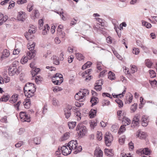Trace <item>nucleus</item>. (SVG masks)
I'll list each match as a JSON object with an SVG mask.
<instances>
[{"label": "nucleus", "mask_w": 157, "mask_h": 157, "mask_svg": "<svg viewBox=\"0 0 157 157\" xmlns=\"http://www.w3.org/2000/svg\"><path fill=\"white\" fill-rule=\"evenodd\" d=\"M35 46V43H33L31 45L28 44L27 45V47L29 50V51L27 52V55L30 58V59L34 58L36 55V51L34 50Z\"/></svg>", "instance_id": "obj_1"}, {"label": "nucleus", "mask_w": 157, "mask_h": 157, "mask_svg": "<svg viewBox=\"0 0 157 157\" xmlns=\"http://www.w3.org/2000/svg\"><path fill=\"white\" fill-rule=\"evenodd\" d=\"M76 130L79 131V132H78V135L81 137L84 136L87 132L86 127L82 123H79L77 125Z\"/></svg>", "instance_id": "obj_2"}, {"label": "nucleus", "mask_w": 157, "mask_h": 157, "mask_svg": "<svg viewBox=\"0 0 157 157\" xmlns=\"http://www.w3.org/2000/svg\"><path fill=\"white\" fill-rule=\"evenodd\" d=\"M36 89L34 84L28 82L24 86V91L29 92H33V93H34L36 91Z\"/></svg>", "instance_id": "obj_3"}, {"label": "nucleus", "mask_w": 157, "mask_h": 157, "mask_svg": "<svg viewBox=\"0 0 157 157\" xmlns=\"http://www.w3.org/2000/svg\"><path fill=\"white\" fill-rule=\"evenodd\" d=\"M113 140V136L112 134L109 132H106L105 137V140L106 146H109Z\"/></svg>", "instance_id": "obj_4"}, {"label": "nucleus", "mask_w": 157, "mask_h": 157, "mask_svg": "<svg viewBox=\"0 0 157 157\" xmlns=\"http://www.w3.org/2000/svg\"><path fill=\"white\" fill-rule=\"evenodd\" d=\"M78 146V143L77 141L72 140L69 142L67 145V147H69L70 149L74 150L76 149Z\"/></svg>", "instance_id": "obj_5"}, {"label": "nucleus", "mask_w": 157, "mask_h": 157, "mask_svg": "<svg viewBox=\"0 0 157 157\" xmlns=\"http://www.w3.org/2000/svg\"><path fill=\"white\" fill-rule=\"evenodd\" d=\"M61 151L63 155H67L70 154L72 150L70 149L69 147L67 146H63L61 148Z\"/></svg>", "instance_id": "obj_6"}, {"label": "nucleus", "mask_w": 157, "mask_h": 157, "mask_svg": "<svg viewBox=\"0 0 157 157\" xmlns=\"http://www.w3.org/2000/svg\"><path fill=\"white\" fill-rule=\"evenodd\" d=\"M8 70L9 74L11 76H13L15 74L18 75L20 73V71L18 69H17V68H13L10 66Z\"/></svg>", "instance_id": "obj_7"}, {"label": "nucleus", "mask_w": 157, "mask_h": 157, "mask_svg": "<svg viewBox=\"0 0 157 157\" xmlns=\"http://www.w3.org/2000/svg\"><path fill=\"white\" fill-rule=\"evenodd\" d=\"M71 109L72 107L70 106H68L64 109V115L67 119H68L71 116Z\"/></svg>", "instance_id": "obj_8"}, {"label": "nucleus", "mask_w": 157, "mask_h": 157, "mask_svg": "<svg viewBox=\"0 0 157 157\" xmlns=\"http://www.w3.org/2000/svg\"><path fill=\"white\" fill-rule=\"evenodd\" d=\"M136 136L140 139H144L147 136V134L145 132H142L140 130H139L136 133Z\"/></svg>", "instance_id": "obj_9"}, {"label": "nucleus", "mask_w": 157, "mask_h": 157, "mask_svg": "<svg viewBox=\"0 0 157 157\" xmlns=\"http://www.w3.org/2000/svg\"><path fill=\"white\" fill-rule=\"evenodd\" d=\"M142 125L143 126H147L149 122L148 117L145 115L142 116Z\"/></svg>", "instance_id": "obj_10"}, {"label": "nucleus", "mask_w": 157, "mask_h": 157, "mask_svg": "<svg viewBox=\"0 0 157 157\" xmlns=\"http://www.w3.org/2000/svg\"><path fill=\"white\" fill-rule=\"evenodd\" d=\"M81 91H80L79 93H76L75 98L76 100H78L80 102H83L85 99L84 96H81Z\"/></svg>", "instance_id": "obj_11"}, {"label": "nucleus", "mask_w": 157, "mask_h": 157, "mask_svg": "<svg viewBox=\"0 0 157 157\" xmlns=\"http://www.w3.org/2000/svg\"><path fill=\"white\" fill-rule=\"evenodd\" d=\"M25 14L24 12H20L18 13L17 19L18 20L23 21L25 20Z\"/></svg>", "instance_id": "obj_12"}, {"label": "nucleus", "mask_w": 157, "mask_h": 157, "mask_svg": "<svg viewBox=\"0 0 157 157\" xmlns=\"http://www.w3.org/2000/svg\"><path fill=\"white\" fill-rule=\"evenodd\" d=\"M103 152L99 149H96L94 152V157H102Z\"/></svg>", "instance_id": "obj_13"}, {"label": "nucleus", "mask_w": 157, "mask_h": 157, "mask_svg": "<svg viewBox=\"0 0 157 157\" xmlns=\"http://www.w3.org/2000/svg\"><path fill=\"white\" fill-rule=\"evenodd\" d=\"M18 95L17 94L13 95L11 97L9 100L10 102L12 104H13L17 101Z\"/></svg>", "instance_id": "obj_14"}, {"label": "nucleus", "mask_w": 157, "mask_h": 157, "mask_svg": "<svg viewBox=\"0 0 157 157\" xmlns=\"http://www.w3.org/2000/svg\"><path fill=\"white\" fill-rule=\"evenodd\" d=\"M98 99V98L95 97L94 96L92 97L90 100V102L92 103V106H93V105H94L97 104L98 102L97 100Z\"/></svg>", "instance_id": "obj_15"}, {"label": "nucleus", "mask_w": 157, "mask_h": 157, "mask_svg": "<svg viewBox=\"0 0 157 157\" xmlns=\"http://www.w3.org/2000/svg\"><path fill=\"white\" fill-rule=\"evenodd\" d=\"M57 35L60 37L63 38L65 36V33L64 32L62 31V30H60L59 29H57Z\"/></svg>", "instance_id": "obj_16"}, {"label": "nucleus", "mask_w": 157, "mask_h": 157, "mask_svg": "<svg viewBox=\"0 0 157 157\" xmlns=\"http://www.w3.org/2000/svg\"><path fill=\"white\" fill-rule=\"evenodd\" d=\"M70 134V133L68 132H67L64 134L61 138V141H64L68 139L69 137Z\"/></svg>", "instance_id": "obj_17"}, {"label": "nucleus", "mask_w": 157, "mask_h": 157, "mask_svg": "<svg viewBox=\"0 0 157 157\" xmlns=\"http://www.w3.org/2000/svg\"><path fill=\"white\" fill-rule=\"evenodd\" d=\"M10 55L9 51L7 49L4 50L3 52L2 55L1 56V58L3 59L5 57H7Z\"/></svg>", "instance_id": "obj_18"}, {"label": "nucleus", "mask_w": 157, "mask_h": 157, "mask_svg": "<svg viewBox=\"0 0 157 157\" xmlns=\"http://www.w3.org/2000/svg\"><path fill=\"white\" fill-rule=\"evenodd\" d=\"M112 150L109 149H108L105 148V154L107 156H113V154L112 152Z\"/></svg>", "instance_id": "obj_19"}, {"label": "nucleus", "mask_w": 157, "mask_h": 157, "mask_svg": "<svg viewBox=\"0 0 157 157\" xmlns=\"http://www.w3.org/2000/svg\"><path fill=\"white\" fill-rule=\"evenodd\" d=\"M97 110L95 109H92L90 112V116L91 118H93L96 115Z\"/></svg>", "instance_id": "obj_20"}, {"label": "nucleus", "mask_w": 157, "mask_h": 157, "mask_svg": "<svg viewBox=\"0 0 157 157\" xmlns=\"http://www.w3.org/2000/svg\"><path fill=\"white\" fill-rule=\"evenodd\" d=\"M108 78L110 80H113L115 78V75L114 73L109 71L108 73Z\"/></svg>", "instance_id": "obj_21"}, {"label": "nucleus", "mask_w": 157, "mask_h": 157, "mask_svg": "<svg viewBox=\"0 0 157 157\" xmlns=\"http://www.w3.org/2000/svg\"><path fill=\"white\" fill-rule=\"evenodd\" d=\"M10 96L8 95H4L0 98V101H6L9 100Z\"/></svg>", "instance_id": "obj_22"}, {"label": "nucleus", "mask_w": 157, "mask_h": 157, "mask_svg": "<svg viewBox=\"0 0 157 157\" xmlns=\"http://www.w3.org/2000/svg\"><path fill=\"white\" fill-rule=\"evenodd\" d=\"M40 70L39 68H36L35 67L33 68L32 71L31 72L32 76H33V75L34 74L35 76L40 71Z\"/></svg>", "instance_id": "obj_23"}, {"label": "nucleus", "mask_w": 157, "mask_h": 157, "mask_svg": "<svg viewBox=\"0 0 157 157\" xmlns=\"http://www.w3.org/2000/svg\"><path fill=\"white\" fill-rule=\"evenodd\" d=\"M76 122L71 121V122H69L68 124V126L69 129H73L76 125Z\"/></svg>", "instance_id": "obj_24"}, {"label": "nucleus", "mask_w": 157, "mask_h": 157, "mask_svg": "<svg viewBox=\"0 0 157 157\" xmlns=\"http://www.w3.org/2000/svg\"><path fill=\"white\" fill-rule=\"evenodd\" d=\"M142 24L143 26H145L148 29L151 28V25L150 23L145 21H142Z\"/></svg>", "instance_id": "obj_25"}, {"label": "nucleus", "mask_w": 157, "mask_h": 157, "mask_svg": "<svg viewBox=\"0 0 157 157\" xmlns=\"http://www.w3.org/2000/svg\"><path fill=\"white\" fill-rule=\"evenodd\" d=\"M42 80V78L41 77L40 75L36 76L35 77V81L36 82L37 84H39L40 82V81Z\"/></svg>", "instance_id": "obj_26"}, {"label": "nucleus", "mask_w": 157, "mask_h": 157, "mask_svg": "<svg viewBox=\"0 0 157 157\" xmlns=\"http://www.w3.org/2000/svg\"><path fill=\"white\" fill-rule=\"evenodd\" d=\"M19 116L20 118L22 119V121H23L25 119V117H26V112H21Z\"/></svg>", "instance_id": "obj_27"}, {"label": "nucleus", "mask_w": 157, "mask_h": 157, "mask_svg": "<svg viewBox=\"0 0 157 157\" xmlns=\"http://www.w3.org/2000/svg\"><path fill=\"white\" fill-rule=\"evenodd\" d=\"M52 104L54 106H58L59 104L58 100L55 98H53L52 100Z\"/></svg>", "instance_id": "obj_28"}, {"label": "nucleus", "mask_w": 157, "mask_h": 157, "mask_svg": "<svg viewBox=\"0 0 157 157\" xmlns=\"http://www.w3.org/2000/svg\"><path fill=\"white\" fill-rule=\"evenodd\" d=\"M76 57L78 59L79 61L83 59L84 58V56L81 54L79 53H76L75 54Z\"/></svg>", "instance_id": "obj_29"}, {"label": "nucleus", "mask_w": 157, "mask_h": 157, "mask_svg": "<svg viewBox=\"0 0 157 157\" xmlns=\"http://www.w3.org/2000/svg\"><path fill=\"white\" fill-rule=\"evenodd\" d=\"M143 154L146 155H149L150 154V151L147 148H145L143 149Z\"/></svg>", "instance_id": "obj_30"}, {"label": "nucleus", "mask_w": 157, "mask_h": 157, "mask_svg": "<svg viewBox=\"0 0 157 157\" xmlns=\"http://www.w3.org/2000/svg\"><path fill=\"white\" fill-rule=\"evenodd\" d=\"M115 101L118 105V106L119 107L121 108L123 106V103L121 100L118 98L116 99Z\"/></svg>", "instance_id": "obj_31"}, {"label": "nucleus", "mask_w": 157, "mask_h": 157, "mask_svg": "<svg viewBox=\"0 0 157 157\" xmlns=\"http://www.w3.org/2000/svg\"><path fill=\"white\" fill-rule=\"evenodd\" d=\"M123 122H124L125 126L128 125L131 123V121L130 119L128 118H125V119H123Z\"/></svg>", "instance_id": "obj_32"}, {"label": "nucleus", "mask_w": 157, "mask_h": 157, "mask_svg": "<svg viewBox=\"0 0 157 157\" xmlns=\"http://www.w3.org/2000/svg\"><path fill=\"white\" fill-rule=\"evenodd\" d=\"M82 150V148L81 146H79L78 147L77 146L76 149H75L73 152V153L75 154H77L78 152L81 151Z\"/></svg>", "instance_id": "obj_33"}, {"label": "nucleus", "mask_w": 157, "mask_h": 157, "mask_svg": "<svg viewBox=\"0 0 157 157\" xmlns=\"http://www.w3.org/2000/svg\"><path fill=\"white\" fill-rule=\"evenodd\" d=\"M30 93H28L27 91H24V93L25 96H27L28 98L32 97L34 95V93L33 92H30Z\"/></svg>", "instance_id": "obj_34"}, {"label": "nucleus", "mask_w": 157, "mask_h": 157, "mask_svg": "<svg viewBox=\"0 0 157 157\" xmlns=\"http://www.w3.org/2000/svg\"><path fill=\"white\" fill-rule=\"evenodd\" d=\"M53 78L57 79L58 78L60 79H63V75L59 73H57L53 76Z\"/></svg>", "instance_id": "obj_35"}, {"label": "nucleus", "mask_w": 157, "mask_h": 157, "mask_svg": "<svg viewBox=\"0 0 157 157\" xmlns=\"http://www.w3.org/2000/svg\"><path fill=\"white\" fill-rule=\"evenodd\" d=\"M33 142L36 145L39 144L40 143V139L39 137H36L34 138Z\"/></svg>", "instance_id": "obj_36"}, {"label": "nucleus", "mask_w": 157, "mask_h": 157, "mask_svg": "<svg viewBox=\"0 0 157 157\" xmlns=\"http://www.w3.org/2000/svg\"><path fill=\"white\" fill-rule=\"evenodd\" d=\"M145 64L147 67L150 68L152 64V63L149 59H147L145 60Z\"/></svg>", "instance_id": "obj_37"}, {"label": "nucleus", "mask_w": 157, "mask_h": 157, "mask_svg": "<svg viewBox=\"0 0 157 157\" xmlns=\"http://www.w3.org/2000/svg\"><path fill=\"white\" fill-rule=\"evenodd\" d=\"M125 125H121L119 130L118 133L120 134L123 133L125 130Z\"/></svg>", "instance_id": "obj_38"}, {"label": "nucleus", "mask_w": 157, "mask_h": 157, "mask_svg": "<svg viewBox=\"0 0 157 157\" xmlns=\"http://www.w3.org/2000/svg\"><path fill=\"white\" fill-rule=\"evenodd\" d=\"M149 73L150 75V77L151 78H153L156 77V73L153 70H150L149 71Z\"/></svg>", "instance_id": "obj_39"}, {"label": "nucleus", "mask_w": 157, "mask_h": 157, "mask_svg": "<svg viewBox=\"0 0 157 157\" xmlns=\"http://www.w3.org/2000/svg\"><path fill=\"white\" fill-rule=\"evenodd\" d=\"M126 88H125V89L124 90V91H123V92H122V94H118V95H116V94H114L113 95V94H112V95L113 96V97L114 98H118V96H119V97L120 98H121L122 97H123L124 96L123 95V94H125V92L126 91V90H125V89H126Z\"/></svg>", "instance_id": "obj_40"}, {"label": "nucleus", "mask_w": 157, "mask_h": 157, "mask_svg": "<svg viewBox=\"0 0 157 157\" xmlns=\"http://www.w3.org/2000/svg\"><path fill=\"white\" fill-rule=\"evenodd\" d=\"M137 105L136 103H134V104L131 105L130 109L133 112H134L136 111L137 108Z\"/></svg>", "instance_id": "obj_41"}, {"label": "nucleus", "mask_w": 157, "mask_h": 157, "mask_svg": "<svg viewBox=\"0 0 157 157\" xmlns=\"http://www.w3.org/2000/svg\"><path fill=\"white\" fill-rule=\"evenodd\" d=\"M75 115L77 116L78 118H77L78 121H79L81 119V113L79 111H76L75 113Z\"/></svg>", "instance_id": "obj_42"}, {"label": "nucleus", "mask_w": 157, "mask_h": 157, "mask_svg": "<svg viewBox=\"0 0 157 157\" xmlns=\"http://www.w3.org/2000/svg\"><path fill=\"white\" fill-rule=\"evenodd\" d=\"M102 133L101 132H98L97 133V138L98 140L99 141L101 140L102 139Z\"/></svg>", "instance_id": "obj_43"}, {"label": "nucleus", "mask_w": 157, "mask_h": 157, "mask_svg": "<svg viewBox=\"0 0 157 157\" xmlns=\"http://www.w3.org/2000/svg\"><path fill=\"white\" fill-rule=\"evenodd\" d=\"M28 58L26 57H25L23 58H22L21 60V63L24 64L26 63L28 61Z\"/></svg>", "instance_id": "obj_44"}, {"label": "nucleus", "mask_w": 157, "mask_h": 157, "mask_svg": "<svg viewBox=\"0 0 157 157\" xmlns=\"http://www.w3.org/2000/svg\"><path fill=\"white\" fill-rule=\"evenodd\" d=\"M137 71V68L136 66L132 65L131 67V73H134Z\"/></svg>", "instance_id": "obj_45"}, {"label": "nucleus", "mask_w": 157, "mask_h": 157, "mask_svg": "<svg viewBox=\"0 0 157 157\" xmlns=\"http://www.w3.org/2000/svg\"><path fill=\"white\" fill-rule=\"evenodd\" d=\"M132 52L134 54L137 55L140 52L139 49L137 48H134L133 49Z\"/></svg>", "instance_id": "obj_46"}, {"label": "nucleus", "mask_w": 157, "mask_h": 157, "mask_svg": "<svg viewBox=\"0 0 157 157\" xmlns=\"http://www.w3.org/2000/svg\"><path fill=\"white\" fill-rule=\"evenodd\" d=\"M103 84V81L102 80H98L96 81L95 83V85H96L99 86L101 87V85Z\"/></svg>", "instance_id": "obj_47"}, {"label": "nucleus", "mask_w": 157, "mask_h": 157, "mask_svg": "<svg viewBox=\"0 0 157 157\" xmlns=\"http://www.w3.org/2000/svg\"><path fill=\"white\" fill-rule=\"evenodd\" d=\"M139 123V121H132V127H133L134 128H135L136 127L138 126Z\"/></svg>", "instance_id": "obj_48"}, {"label": "nucleus", "mask_w": 157, "mask_h": 157, "mask_svg": "<svg viewBox=\"0 0 157 157\" xmlns=\"http://www.w3.org/2000/svg\"><path fill=\"white\" fill-rule=\"evenodd\" d=\"M62 90V89L61 87L56 86V87L53 89V91L54 92H57L58 91H60Z\"/></svg>", "instance_id": "obj_49"}, {"label": "nucleus", "mask_w": 157, "mask_h": 157, "mask_svg": "<svg viewBox=\"0 0 157 157\" xmlns=\"http://www.w3.org/2000/svg\"><path fill=\"white\" fill-rule=\"evenodd\" d=\"M23 144L22 141H19L15 145V146L17 148L23 145Z\"/></svg>", "instance_id": "obj_50"}, {"label": "nucleus", "mask_w": 157, "mask_h": 157, "mask_svg": "<svg viewBox=\"0 0 157 157\" xmlns=\"http://www.w3.org/2000/svg\"><path fill=\"white\" fill-rule=\"evenodd\" d=\"M150 83L152 86L154 87H155L157 86V81L155 80L151 81Z\"/></svg>", "instance_id": "obj_51"}, {"label": "nucleus", "mask_w": 157, "mask_h": 157, "mask_svg": "<svg viewBox=\"0 0 157 157\" xmlns=\"http://www.w3.org/2000/svg\"><path fill=\"white\" fill-rule=\"evenodd\" d=\"M110 104V101L108 100H104L103 101V105L104 106L105 105H108Z\"/></svg>", "instance_id": "obj_52"}, {"label": "nucleus", "mask_w": 157, "mask_h": 157, "mask_svg": "<svg viewBox=\"0 0 157 157\" xmlns=\"http://www.w3.org/2000/svg\"><path fill=\"white\" fill-rule=\"evenodd\" d=\"M94 89L97 91H100L101 90L102 88L101 86H99L95 85Z\"/></svg>", "instance_id": "obj_53"}, {"label": "nucleus", "mask_w": 157, "mask_h": 157, "mask_svg": "<svg viewBox=\"0 0 157 157\" xmlns=\"http://www.w3.org/2000/svg\"><path fill=\"white\" fill-rule=\"evenodd\" d=\"M0 121L2 123H7V121L6 117L5 116L0 120Z\"/></svg>", "instance_id": "obj_54"}, {"label": "nucleus", "mask_w": 157, "mask_h": 157, "mask_svg": "<svg viewBox=\"0 0 157 157\" xmlns=\"http://www.w3.org/2000/svg\"><path fill=\"white\" fill-rule=\"evenodd\" d=\"M97 125L96 122H95L94 121L91 122L90 124V127L94 129V127L96 126Z\"/></svg>", "instance_id": "obj_55"}, {"label": "nucleus", "mask_w": 157, "mask_h": 157, "mask_svg": "<svg viewBox=\"0 0 157 157\" xmlns=\"http://www.w3.org/2000/svg\"><path fill=\"white\" fill-rule=\"evenodd\" d=\"M46 68L49 69L51 71H55L56 70V68L53 67L46 66Z\"/></svg>", "instance_id": "obj_56"}, {"label": "nucleus", "mask_w": 157, "mask_h": 157, "mask_svg": "<svg viewBox=\"0 0 157 157\" xmlns=\"http://www.w3.org/2000/svg\"><path fill=\"white\" fill-rule=\"evenodd\" d=\"M106 42L107 43L111 44L112 43V40L111 37L109 36L106 38Z\"/></svg>", "instance_id": "obj_57"}, {"label": "nucleus", "mask_w": 157, "mask_h": 157, "mask_svg": "<svg viewBox=\"0 0 157 157\" xmlns=\"http://www.w3.org/2000/svg\"><path fill=\"white\" fill-rule=\"evenodd\" d=\"M89 75V74L88 73V72L87 71V70H86V71L85 72H83L82 73V77L83 78H85V76L86 75Z\"/></svg>", "instance_id": "obj_58"}, {"label": "nucleus", "mask_w": 157, "mask_h": 157, "mask_svg": "<svg viewBox=\"0 0 157 157\" xmlns=\"http://www.w3.org/2000/svg\"><path fill=\"white\" fill-rule=\"evenodd\" d=\"M19 50L18 49H14L13 52V54L14 55L18 54L19 53Z\"/></svg>", "instance_id": "obj_59"}, {"label": "nucleus", "mask_w": 157, "mask_h": 157, "mask_svg": "<svg viewBox=\"0 0 157 157\" xmlns=\"http://www.w3.org/2000/svg\"><path fill=\"white\" fill-rule=\"evenodd\" d=\"M12 3H10V5L9 6L8 9H10L11 8V7H13L15 5V2L14 1H12Z\"/></svg>", "instance_id": "obj_60"}, {"label": "nucleus", "mask_w": 157, "mask_h": 157, "mask_svg": "<svg viewBox=\"0 0 157 157\" xmlns=\"http://www.w3.org/2000/svg\"><path fill=\"white\" fill-rule=\"evenodd\" d=\"M21 102L20 101H18L17 104H16L14 105V106L15 107H17V109L18 110L19 109V106L20 104L21 103Z\"/></svg>", "instance_id": "obj_61"}, {"label": "nucleus", "mask_w": 157, "mask_h": 157, "mask_svg": "<svg viewBox=\"0 0 157 157\" xmlns=\"http://www.w3.org/2000/svg\"><path fill=\"white\" fill-rule=\"evenodd\" d=\"M25 129L23 128H20L19 129V131L18 132V133L19 135L22 134L24 132Z\"/></svg>", "instance_id": "obj_62"}, {"label": "nucleus", "mask_w": 157, "mask_h": 157, "mask_svg": "<svg viewBox=\"0 0 157 157\" xmlns=\"http://www.w3.org/2000/svg\"><path fill=\"white\" fill-rule=\"evenodd\" d=\"M92 76L91 75L89 76V75H86L85 77H86L85 80L86 81L90 80Z\"/></svg>", "instance_id": "obj_63"}, {"label": "nucleus", "mask_w": 157, "mask_h": 157, "mask_svg": "<svg viewBox=\"0 0 157 157\" xmlns=\"http://www.w3.org/2000/svg\"><path fill=\"white\" fill-rule=\"evenodd\" d=\"M56 28V26L54 25L52 26L51 27V32L52 34H53L55 33Z\"/></svg>", "instance_id": "obj_64"}]
</instances>
